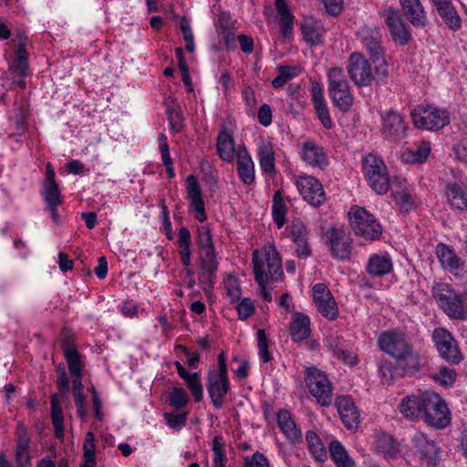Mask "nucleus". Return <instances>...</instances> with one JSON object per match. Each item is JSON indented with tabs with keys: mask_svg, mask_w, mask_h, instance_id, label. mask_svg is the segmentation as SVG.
<instances>
[{
	"mask_svg": "<svg viewBox=\"0 0 467 467\" xmlns=\"http://www.w3.org/2000/svg\"><path fill=\"white\" fill-rule=\"evenodd\" d=\"M432 297L438 306L451 318H467V296L457 292L446 283H436L431 288Z\"/></svg>",
	"mask_w": 467,
	"mask_h": 467,
	"instance_id": "obj_1",
	"label": "nucleus"
},
{
	"mask_svg": "<svg viewBox=\"0 0 467 467\" xmlns=\"http://www.w3.org/2000/svg\"><path fill=\"white\" fill-rule=\"evenodd\" d=\"M254 278L258 285L279 281L283 277L281 257L272 244L265 247L264 259L258 256V251L253 252Z\"/></svg>",
	"mask_w": 467,
	"mask_h": 467,
	"instance_id": "obj_2",
	"label": "nucleus"
},
{
	"mask_svg": "<svg viewBox=\"0 0 467 467\" xmlns=\"http://www.w3.org/2000/svg\"><path fill=\"white\" fill-rule=\"evenodd\" d=\"M218 368H210L207 375V391L213 405L221 409L224 403V396L230 391L226 357L223 352L218 355Z\"/></svg>",
	"mask_w": 467,
	"mask_h": 467,
	"instance_id": "obj_3",
	"label": "nucleus"
},
{
	"mask_svg": "<svg viewBox=\"0 0 467 467\" xmlns=\"http://www.w3.org/2000/svg\"><path fill=\"white\" fill-rule=\"evenodd\" d=\"M422 417L428 425L441 430L451 423V411L445 400L436 392L427 390L423 392Z\"/></svg>",
	"mask_w": 467,
	"mask_h": 467,
	"instance_id": "obj_4",
	"label": "nucleus"
},
{
	"mask_svg": "<svg viewBox=\"0 0 467 467\" xmlns=\"http://www.w3.org/2000/svg\"><path fill=\"white\" fill-rule=\"evenodd\" d=\"M362 173L369 187L378 194H385L390 189L388 169L381 157L368 153L362 158Z\"/></svg>",
	"mask_w": 467,
	"mask_h": 467,
	"instance_id": "obj_5",
	"label": "nucleus"
},
{
	"mask_svg": "<svg viewBox=\"0 0 467 467\" xmlns=\"http://www.w3.org/2000/svg\"><path fill=\"white\" fill-rule=\"evenodd\" d=\"M410 118L418 129L439 130L450 123V114L444 108L433 104H420L410 111Z\"/></svg>",
	"mask_w": 467,
	"mask_h": 467,
	"instance_id": "obj_6",
	"label": "nucleus"
},
{
	"mask_svg": "<svg viewBox=\"0 0 467 467\" xmlns=\"http://www.w3.org/2000/svg\"><path fill=\"white\" fill-rule=\"evenodd\" d=\"M328 94L335 107L348 112L354 103L350 86L341 67H332L327 73Z\"/></svg>",
	"mask_w": 467,
	"mask_h": 467,
	"instance_id": "obj_7",
	"label": "nucleus"
},
{
	"mask_svg": "<svg viewBox=\"0 0 467 467\" xmlns=\"http://www.w3.org/2000/svg\"><path fill=\"white\" fill-rule=\"evenodd\" d=\"M349 223L356 235L368 241L379 240L382 234V226L372 213L364 208L354 206L348 212Z\"/></svg>",
	"mask_w": 467,
	"mask_h": 467,
	"instance_id": "obj_8",
	"label": "nucleus"
},
{
	"mask_svg": "<svg viewBox=\"0 0 467 467\" xmlns=\"http://www.w3.org/2000/svg\"><path fill=\"white\" fill-rule=\"evenodd\" d=\"M379 15L384 18L391 40L395 44L404 47L412 40L411 25L403 20L398 8L394 6L386 7L379 12Z\"/></svg>",
	"mask_w": 467,
	"mask_h": 467,
	"instance_id": "obj_9",
	"label": "nucleus"
},
{
	"mask_svg": "<svg viewBox=\"0 0 467 467\" xmlns=\"http://www.w3.org/2000/svg\"><path fill=\"white\" fill-rule=\"evenodd\" d=\"M357 37L373 64H385V48L383 35L379 26H363L357 31Z\"/></svg>",
	"mask_w": 467,
	"mask_h": 467,
	"instance_id": "obj_10",
	"label": "nucleus"
},
{
	"mask_svg": "<svg viewBox=\"0 0 467 467\" xmlns=\"http://www.w3.org/2000/svg\"><path fill=\"white\" fill-rule=\"evenodd\" d=\"M305 381L309 392L320 405L327 407L332 403V386L323 371L316 367H306Z\"/></svg>",
	"mask_w": 467,
	"mask_h": 467,
	"instance_id": "obj_11",
	"label": "nucleus"
},
{
	"mask_svg": "<svg viewBox=\"0 0 467 467\" xmlns=\"http://www.w3.org/2000/svg\"><path fill=\"white\" fill-rule=\"evenodd\" d=\"M369 58L362 53L353 52L348 61V73L351 81L358 88L368 87L374 80V75Z\"/></svg>",
	"mask_w": 467,
	"mask_h": 467,
	"instance_id": "obj_12",
	"label": "nucleus"
},
{
	"mask_svg": "<svg viewBox=\"0 0 467 467\" xmlns=\"http://www.w3.org/2000/svg\"><path fill=\"white\" fill-rule=\"evenodd\" d=\"M378 346L381 351L397 359L407 353L410 344L402 331L392 329L380 333L378 337Z\"/></svg>",
	"mask_w": 467,
	"mask_h": 467,
	"instance_id": "obj_13",
	"label": "nucleus"
},
{
	"mask_svg": "<svg viewBox=\"0 0 467 467\" xmlns=\"http://www.w3.org/2000/svg\"><path fill=\"white\" fill-rule=\"evenodd\" d=\"M381 133L389 140L399 141L407 136L408 126L404 117L398 111L387 110L380 115Z\"/></svg>",
	"mask_w": 467,
	"mask_h": 467,
	"instance_id": "obj_14",
	"label": "nucleus"
},
{
	"mask_svg": "<svg viewBox=\"0 0 467 467\" xmlns=\"http://www.w3.org/2000/svg\"><path fill=\"white\" fill-rule=\"evenodd\" d=\"M296 186L302 198L312 206L319 207L325 202V191L317 178L300 175L296 180Z\"/></svg>",
	"mask_w": 467,
	"mask_h": 467,
	"instance_id": "obj_15",
	"label": "nucleus"
},
{
	"mask_svg": "<svg viewBox=\"0 0 467 467\" xmlns=\"http://www.w3.org/2000/svg\"><path fill=\"white\" fill-rule=\"evenodd\" d=\"M432 338L441 357L451 364L461 361V353L456 340L446 329L439 327L433 331Z\"/></svg>",
	"mask_w": 467,
	"mask_h": 467,
	"instance_id": "obj_16",
	"label": "nucleus"
},
{
	"mask_svg": "<svg viewBox=\"0 0 467 467\" xmlns=\"http://www.w3.org/2000/svg\"><path fill=\"white\" fill-rule=\"evenodd\" d=\"M412 442L420 463L427 467H436L441 458L440 449L436 443L422 432L415 433Z\"/></svg>",
	"mask_w": 467,
	"mask_h": 467,
	"instance_id": "obj_17",
	"label": "nucleus"
},
{
	"mask_svg": "<svg viewBox=\"0 0 467 467\" xmlns=\"http://www.w3.org/2000/svg\"><path fill=\"white\" fill-rule=\"evenodd\" d=\"M330 251L334 257L346 260L351 252L352 239L350 234L343 228H330L327 233Z\"/></svg>",
	"mask_w": 467,
	"mask_h": 467,
	"instance_id": "obj_18",
	"label": "nucleus"
},
{
	"mask_svg": "<svg viewBox=\"0 0 467 467\" xmlns=\"http://www.w3.org/2000/svg\"><path fill=\"white\" fill-rule=\"evenodd\" d=\"M402 14L414 28L423 29L428 25V16L420 0H399Z\"/></svg>",
	"mask_w": 467,
	"mask_h": 467,
	"instance_id": "obj_19",
	"label": "nucleus"
},
{
	"mask_svg": "<svg viewBox=\"0 0 467 467\" xmlns=\"http://www.w3.org/2000/svg\"><path fill=\"white\" fill-rule=\"evenodd\" d=\"M301 160L312 168L325 169L328 160L323 147L312 140L303 142L300 149Z\"/></svg>",
	"mask_w": 467,
	"mask_h": 467,
	"instance_id": "obj_20",
	"label": "nucleus"
},
{
	"mask_svg": "<svg viewBox=\"0 0 467 467\" xmlns=\"http://www.w3.org/2000/svg\"><path fill=\"white\" fill-rule=\"evenodd\" d=\"M29 443L30 436L27 427L21 421L16 430V462L18 467H29Z\"/></svg>",
	"mask_w": 467,
	"mask_h": 467,
	"instance_id": "obj_21",
	"label": "nucleus"
},
{
	"mask_svg": "<svg viewBox=\"0 0 467 467\" xmlns=\"http://www.w3.org/2000/svg\"><path fill=\"white\" fill-rule=\"evenodd\" d=\"M335 404L344 426L348 430L358 428L360 415L353 400L348 396H341L337 398Z\"/></svg>",
	"mask_w": 467,
	"mask_h": 467,
	"instance_id": "obj_22",
	"label": "nucleus"
},
{
	"mask_svg": "<svg viewBox=\"0 0 467 467\" xmlns=\"http://www.w3.org/2000/svg\"><path fill=\"white\" fill-rule=\"evenodd\" d=\"M236 171L243 183L251 185L254 182V164L245 146L237 149Z\"/></svg>",
	"mask_w": 467,
	"mask_h": 467,
	"instance_id": "obj_23",
	"label": "nucleus"
},
{
	"mask_svg": "<svg viewBox=\"0 0 467 467\" xmlns=\"http://www.w3.org/2000/svg\"><path fill=\"white\" fill-rule=\"evenodd\" d=\"M311 97L314 109L321 124L325 129H331L333 126V122L330 118L327 103L323 94V88L319 83H312Z\"/></svg>",
	"mask_w": 467,
	"mask_h": 467,
	"instance_id": "obj_24",
	"label": "nucleus"
},
{
	"mask_svg": "<svg viewBox=\"0 0 467 467\" xmlns=\"http://www.w3.org/2000/svg\"><path fill=\"white\" fill-rule=\"evenodd\" d=\"M186 183L187 193L191 200V207L194 212V218L200 223H202L207 217L201 187L193 175L187 177Z\"/></svg>",
	"mask_w": 467,
	"mask_h": 467,
	"instance_id": "obj_25",
	"label": "nucleus"
},
{
	"mask_svg": "<svg viewBox=\"0 0 467 467\" xmlns=\"http://www.w3.org/2000/svg\"><path fill=\"white\" fill-rule=\"evenodd\" d=\"M291 339L295 343L302 342L311 334V321L307 315L295 311L288 327Z\"/></svg>",
	"mask_w": 467,
	"mask_h": 467,
	"instance_id": "obj_26",
	"label": "nucleus"
},
{
	"mask_svg": "<svg viewBox=\"0 0 467 467\" xmlns=\"http://www.w3.org/2000/svg\"><path fill=\"white\" fill-rule=\"evenodd\" d=\"M276 420L281 432L291 443L297 444L302 441V431L288 410H280L276 414Z\"/></svg>",
	"mask_w": 467,
	"mask_h": 467,
	"instance_id": "obj_27",
	"label": "nucleus"
},
{
	"mask_svg": "<svg viewBox=\"0 0 467 467\" xmlns=\"http://www.w3.org/2000/svg\"><path fill=\"white\" fill-rule=\"evenodd\" d=\"M438 15L444 24L451 30L457 31L462 27V19L451 0H431Z\"/></svg>",
	"mask_w": 467,
	"mask_h": 467,
	"instance_id": "obj_28",
	"label": "nucleus"
},
{
	"mask_svg": "<svg viewBox=\"0 0 467 467\" xmlns=\"http://www.w3.org/2000/svg\"><path fill=\"white\" fill-rule=\"evenodd\" d=\"M216 151L220 159L231 163L236 156L235 141L232 133L225 128L220 130L216 139Z\"/></svg>",
	"mask_w": 467,
	"mask_h": 467,
	"instance_id": "obj_29",
	"label": "nucleus"
},
{
	"mask_svg": "<svg viewBox=\"0 0 467 467\" xmlns=\"http://www.w3.org/2000/svg\"><path fill=\"white\" fill-rule=\"evenodd\" d=\"M423 393L420 395H408L400 403V413L408 420H419L422 417Z\"/></svg>",
	"mask_w": 467,
	"mask_h": 467,
	"instance_id": "obj_30",
	"label": "nucleus"
},
{
	"mask_svg": "<svg viewBox=\"0 0 467 467\" xmlns=\"http://www.w3.org/2000/svg\"><path fill=\"white\" fill-rule=\"evenodd\" d=\"M446 196L451 208L467 210V184L463 182L448 183Z\"/></svg>",
	"mask_w": 467,
	"mask_h": 467,
	"instance_id": "obj_31",
	"label": "nucleus"
},
{
	"mask_svg": "<svg viewBox=\"0 0 467 467\" xmlns=\"http://www.w3.org/2000/svg\"><path fill=\"white\" fill-rule=\"evenodd\" d=\"M62 349L72 379L82 378L84 366L82 364L81 356L75 345L68 341H64Z\"/></svg>",
	"mask_w": 467,
	"mask_h": 467,
	"instance_id": "obj_32",
	"label": "nucleus"
},
{
	"mask_svg": "<svg viewBox=\"0 0 467 467\" xmlns=\"http://www.w3.org/2000/svg\"><path fill=\"white\" fill-rule=\"evenodd\" d=\"M257 156L262 172L274 174L275 172V151L271 143L261 140L257 144Z\"/></svg>",
	"mask_w": 467,
	"mask_h": 467,
	"instance_id": "obj_33",
	"label": "nucleus"
},
{
	"mask_svg": "<svg viewBox=\"0 0 467 467\" xmlns=\"http://www.w3.org/2000/svg\"><path fill=\"white\" fill-rule=\"evenodd\" d=\"M436 254L442 266L450 272L457 271L463 266V261L445 244H439L436 246Z\"/></svg>",
	"mask_w": 467,
	"mask_h": 467,
	"instance_id": "obj_34",
	"label": "nucleus"
},
{
	"mask_svg": "<svg viewBox=\"0 0 467 467\" xmlns=\"http://www.w3.org/2000/svg\"><path fill=\"white\" fill-rule=\"evenodd\" d=\"M391 197L393 202L400 207L402 212H409L413 206L411 195L406 190L404 182L395 179L392 183Z\"/></svg>",
	"mask_w": 467,
	"mask_h": 467,
	"instance_id": "obj_35",
	"label": "nucleus"
},
{
	"mask_svg": "<svg viewBox=\"0 0 467 467\" xmlns=\"http://www.w3.org/2000/svg\"><path fill=\"white\" fill-rule=\"evenodd\" d=\"M331 460L336 467H357L346 448L337 440L330 441L328 446Z\"/></svg>",
	"mask_w": 467,
	"mask_h": 467,
	"instance_id": "obj_36",
	"label": "nucleus"
},
{
	"mask_svg": "<svg viewBox=\"0 0 467 467\" xmlns=\"http://www.w3.org/2000/svg\"><path fill=\"white\" fill-rule=\"evenodd\" d=\"M375 450L378 454L385 459H394L400 452L399 444L392 436L382 433L378 436L375 441Z\"/></svg>",
	"mask_w": 467,
	"mask_h": 467,
	"instance_id": "obj_37",
	"label": "nucleus"
},
{
	"mask_svg": "<svg viewBox=\"0 0 467 467\" xmlns=\"http://www.w3.org/2000/svg\"><path fill=\"white\" fill-rule=\"evenodd\" d=\"M301 32L304 40L311 46L321 44L324 28L318 22L313 19H305L301 25Z\"/></svg>",
	"mask_w": 467,
	"mask_h": 467,
	"instance_id": "obj_38",
	"label": "nucleus"
},
{
	"mask_svg": "<svg viewBox=\"0 0 467 467\" xmlns=\"http://www.w3.org/2000/svg\"><path fill=\"white\" fill-rule=\"evenodd\" d=\"M392 270V261L389 255L373 254L369 257L367 271L375 276H382Z\"/></svg>",
	"mask_w": 467,
	"mask_h": 467,
	"instance_id": "obj_39",
	"label": "nucleus"
},
{
	"mask_svg": "<svg viewBox=\"0 0 467 467\" xmlns=\"http://www.w3.org/2000/svg\"><path fill=\"white\" fill-rule=\"evenodd\" d=\"M197 245L200 249V259H216L215 248L208 227L198 228Z\"/></svg>",
	"mask_w": 467,
	"mask_h": 467,
	"instance_id": "obj_40",
	"label": "nucleus"
},
{
	"mask_svg": "<svg viewBox=\"0 0 467 467\" xmlns=\"http://www.w3.org/2000/svg\"><path fill=\"white\" fill-rule=\"evenodd\" d=\"M50 403L51 420L55 430V436L60 439L64 437V416L57 394L51 396Z\"/></svg>",
	"mask_w": 467,
	"mask_h": 467,
	"instance_id": "obj_41",
	"label": "nucleus"
},
{
	"mask_svg": "<svg viewBox=\"0 0 467 467\" xmlns=\"http://www.w3.org/2000/svg\"><path fill=\"white\" fill-rule=\"evenodd\" d=\"M179 247V254L181 256V261L183 265L189 266L191 265L192 260V252H191V234L187 227L182 226L179 230V238L177 241Z\"/></svg>",
	"mask_w": 467,
	"mask_h": 467,
	"instance_id": "obj_42",
	"label": "nucleus"
},
{
	"mask_svg": "<svg viewBox=\"0 0 467 467\" xmlns=\"http://www.w3.org/2000/svg\"><path fill=\"white\" fill-rule=\"evenodd\" d=\"M431 152V145L427 141H421L415 150L407 149L401 155L404 162L408 163H422Z\"/></svg>",
	"mask_w": 467,
	"mask_h": 467,
	"instance_id": "obj_43",
	"label": "nucleus"
},
{
	"mask_svg": "<svg viewBox=\"0 0 467 467\" xmlns=\"http://www.w3.org/2000/svg\"><path fill=\"white\" fill-rule=\"evenodd\" d=\"M306 441L313 457L320 462L327 460V453L318 435L313 431L306 432Z\"/></svg>",
	"mask_w": 467,
	"mask_h": 467,
	"instance_id": "obj_44",
	"label": "nucleus"
},
{
	"mask_svg": "<svg viewBox=\"0 0 467 467\" xmlns=\"http://www.w3.org/2000/svg\"><path fill=\"white\" fill-rule=\"evenodd\" d=\"M200 261L201 272L199 275V282L200 284L206 285L209 288H212L216 277L218 262L216 259H200Z\"/></svg>",
	"mask_w": 467,
	"mask_h": 467,
	"instance_id": "obj_45",
	"label": "nucleus"
},
{
	"mask_svg": "<svg viewBox=\"0 0 467 467\" xmlns=\"http://www.w3.org/2000/svg\"><path fill=\"white\" fill-rule=\"evenodd\" d=\"M73 382V397L77 407V415L84 420L87 416L86 396L83 390L82 378L72 379Z\"/></svg>",
	"mask_w": 467,
	"mask_h": 467,
	"instance_id": "obj_46",
	"label": "nucleus"
},
{
	"mask_svg": "<svg viewBox=\"0 0 467 467\" xmlns=\"http://www.w3.org/2000/svg\"><path fill=\"white\" fill-rule=\"evenodd\" d=\"M272 215L277 228H282L285 221L286 206L281 191H276L273 196Z\"/></svg>",
	"mask_w": 467,
	"mask_h": 467,
	"instance_id": "obj_47",
	"label": "nucleus"
},
{
	"mask_svg": "<svg viewBox=\"0 0 467 467\" xmlns=\"http://www.w3.org/2000/svg\"><path fill=\"white\" fill-rule=\"evenodd\" d=\"M277 14L280 16V30L282 36L289 39L293 34L294 28V16L292 15L288 5H282L276 9Z\"/></svg>",
	"mask_w": 467,
	"mask_h": 467,
	"instance_id": "obj_48",
	"label": "nucleus"
},
{
	"mask_svg": "<svg viewBox=\"0 0 467 467\" xmlns=\"http://www.w3.org/2000/svg\"><path fill=\"white\" fill-rule=\"evenodd\" d=\"M402 357H399L398 360L404 361L403 369L406 373H412L420 368L422 358L419 352L413 350L411 345Z\"/></svg>",
	"mask_w": 467,
	"mask_h": 467,
	"instance_id": "obj_49",
	"label": "nucleus"
},
{
	"mask_svg": "<svg viewBox=\"0 0 467 467\" xmlns=\"http://www.w3.org/2000/svg\"><path fill=\"white\" fill-rule=\"evenodd\" d=\"M329 348L332 349L337 358L342 360L344 363L350 366H355L358 363L357 358L353 352L342 348L338 337L331 338L329 340Z\"/></svg>",
	"mask_w": 467,
	"mask_h": 467,
	"instance_id": "obj_50",
	"label": "nucleus"
},
{
	"mask_svg": "<svg viewBox=\"0 0 467 467\" xmlns=\"http://www.w3.org/2000/svg\"><path fill=\"white\" fill-rule=\"evenodd\" d=\"M317 311L327 319L335 320L338 316V308L337 302L333 296L329 299H325L324 302L316 304Z\"/></svg>",
	"mask_w": 467,
	"mask_h": 467,
	"instance_id": "obj_51",
	"label": "nucleus"
},
{
	"mask_svg": "<svg viewBox=\"0 0 467 467\" xmlns=\"http://www.w3.org/2000/svg\"><path fill=\"white\" fill-rule=\"evenodd\" d=\"M185 384L196 402L202 401L203 398V388L199 373L193 372L184 379Z\"/></svg>",
	"mask_w": 467,
	"mask_h": 467,
	"instance_id": "obj_52",
	"label": "nucleus"
},
{
	"mask_svg": "<svg viewBox=\"0 0 467 467\" xmlns=\"http://www.w3.org/2000/svg\"><path fill=\"white\" fill-rule=\"evenodd\" d=\"M222 441L221 436H215L213 441V464L215 467H224L227 461Z\"/></svg>",
	"mask_w": 467,
	"mask_h": 467,
	"instance_id": "obj_53",
	"label": "nucleus"
},
{
	"mask_svg": "<svg viewBox=\"0 0 467 467\" xmlns=\"http://www.w3.org/2000/svg\"><path fill=\"white\" fill-rule=\"evenodd\" d=\"M286 231L288 232V235L292 239L293 243L307 237L306 227L303 221L299 218L294 219L292 223L286 227Z\"/></svg>",
	"mask_w": 467,
	"mask_h": 467,
	"instance_id": "obj_54",
	"label": "nucleus"
},
{
	"mask_svg": "<svg viewBox=\"0 0 467 467\" xmlns=\"http://www.w3.org/2000/svg\"><path fill=\"white\" fill-rule=\"evenodd\" d=\"M189 402L186 391L182 388H173L170 393L169 404L175 410H181Z\"/></svg>",
	"mask_w": 467,
	"mask_h": 467,
	"instance_id": "obj_55",
	"label": "nucleus"
},
{
	"mask_svg": "<svg viewBox=\"0 0 467 467\" xmlns=\"http://www.w3.org/2000/svg\"><path fill=\"white\" fill-rule=\"evenodd\" d=\"M42 195L46 204H61L62 199L58 184L43 185Z\"/></svg>",
	"mask_w": 467,
	"mask_h": 467,
	"instance_id": "obj_56",
	"label": "nucleus"
},
{
	"mask_svg": "<svg viewBox=\"0 0 467 467\" xmlns=\"http://www.w3.org/2000/svg\"><path fill=\"white\" fill-rule=\"evenodd\" d=\"M256 335L259 357L263 362L267 363L272 360V356L268 351V340L265 332L260 328L257 330Z\"/></svg>",
	"mask_w": 467,
	"mask_h": 467,
	"instance_id": "obj_57",
	"label": "nucleus"
},
{
	"mask_svg": "<svg viewBox=\"0 0 467 467\" xmlns=\"http://www.w3.org/2000/svg\"><path fill=\"white\" fill-rule=\"evenodd\" d=\"M431 378L440 385L448 386L455 381L456 374L453 369L441 368L438 372L432 374Z\"/></svg>",
	"mask_w": 467,
	"mask_h": 467,
	"instance_id": "obj_58",
	"label": "nucleus"
},
{
	"mask_svg": "<svg viewBox=\"0 0 467 467\" xmlns=\"http://www.w3.org/2000/svg\"><path fill=\"white\" fill-rule=\"evenodd\" d=\"M169 124L172 132H180L183 127V117L180 109H169Z\"/></svg>",
	"mask_w": 467,
	"mask_h": 467,
	"instance_id": "obj_59",
	"label": "nucleus"
},
{
	"mask_svg": "<svg viewBox=\"0 0 467 467\" xmlns=\"http://www.w3.org/2000/svg\"><path fill=\"white\" fill-rule=\"evenodd\" d=\"M244 467H270L268 459L260 451H255L252 457H245Z\"/></svg>",
	"mask_w": 467,
	"mask_h": 467,
	"instance_id": "obj_60",
	"label": "nucleus"
},
{
	"mask_svg": "<svg viewBox=\"0 0 467 467\" xmlns=\"http://www.w3.org/2000/svg\"><path fill=\"white\" fill-rule=\"evenodd\" d=\"M224 286L227 292V296H229L230 303L237 302L241 296V289L237 284L236 279L229 277L224 282Z\"/></svg>",
	"mask_w": 467,
	"mask_h": 467,
	"instance_id": "obj_61",
	"label": "nucleus"
},
{
	"mask_svg": "<svg viewBox=\"0 0 467 467\" xmlns=\"http://www.w3.org/2000/svg\"><path fill=\"white\" fill-rule=\"evenodd\" d=\"M295 253L299 259H306L312 255V249L308 243V237L294 242Z\"/></svg>",
	"mask_w": 467,
	"mask_h": 467,
	"instance_id": "obj_62",
	"label": "nucleus"
},
{
	"mask_svg": "<svg viewBox=\"0 0 467 467\" xmlns=\"http://www.w3.org/2000/svg\"><path fill=\"white\" fill-rule=\"evenodd\" d=\"M164 418L169 427L172 429H181L186 423L187 413H165Z\"/></svg>",
	"mask_w": 467,
	"mask_h": 467,
	"instance_id": "obj_63",
	"label": "nucleus"
},
{
	"mask_svg": "<svg viewBox=\"0 0 467 467\" xmlns=\"http://www.w3.org/2000/svg\"><path fill=\"white\" fill-rule=\"evenodd\" d=\"M332 294L327 286L323 283L316 284L312 288V296L315 304L324 302L325 299H329Z\"/></svg>",
	"mask_w": 467,
	"mask_h": 467,
	"instance_id": "obj_64",
	"label": "nucleus"
}]
</instances>
